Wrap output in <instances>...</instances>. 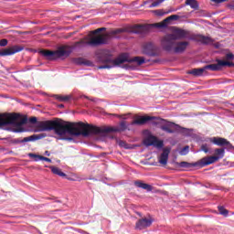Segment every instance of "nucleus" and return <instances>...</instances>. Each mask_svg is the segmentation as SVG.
<instances>
[{
	"label": "nucleus",
	"mask_w": 234,
	"mask_h": 234,
	"mask_svg": "<svg viewBox=\"0 0 234 234\" xmlns=\"http://www.w3.org/2000/svg\"><path fill=\"white\" fill-rule=\"evenodd\" d=\"M127 123L122 122L119 128L106 127L100 128L96 126H90L83 122L74 123L67 122L61 120L45 121L37 122L35 125V133H43L45 131H54L55 134L60 136L61 140H70L67 136H89V134H103L106 133H112L117 131H125Z\"/></svg>",
	"instance_id": "1"
},
{
	"label": "nucleus",
	"mask_w": 234,
	"mask_h": 234,
	"mask_svg": "<svg viewBox=\"0 0 234 234\" xmlns=\"http://www.w3.org/2000/svg\"><path fill=\"white\" fill-rule=\"evenodd\" d=\"M187 36L186 30L177 27H172V32L161 37V47L166 52H176L182 54L187 48L189 42L180 41Z\"/></svg>",
	"instance_id": "2"
},
{
	"label": "nucleus",
	"mask_w": 234,
	"mask_h": 234,
	"mask_svg": "<svg viewBox=\"0 0 234 234\" xmlns=\"http://www.w3.org/2000/svg\"><path fill=\"white\" fill-rule=\"evenodd\" d=\"M102 30H105V27H101L91 31L85 39L81 40V43H84V45H90L91 47H96L97 45H105V43L109 41L110 37H115L116 34H122V32H123V29H116L108 34L96 35L102 32Z\"/></svg>",
	"instance_id": "3"
},
{
	"label": "nucleus",
	"mask_w": 234,
	"mask_h": 234,
	"mask_svg": "<svg viewBox=\"0 0 234 234\" xmlns=\"http://www.w3.org/2000/svg\"><path fill=\"white\" fill-rule=\"evenodd\" d=\"M27 123V118L17 113L0 114V125H14V133H25L23 125Z\"/></svg>",
	"instance_id": "4"
},
{
	"label": "nucleus",
	"mask_w": 234,
	"mask_h": 234,
	"mask_svg": "<svg viewBox=\"0 0 234 234\" xmlns=\"http://www.w3.org/2000/svg\"><path fill=\"white\" fill-rule=\"evenodd\" d=\"M104 61L110 65L101 66L99 69H112V67H118V65H122L123 63H136L137 65H143V63H145V58L142 57L131 58L128 54H122L114 60L111 59V58H107Z\"/></svg>",
	"instance_id": "5"
},
{
	"label": "nucleus",
	"mask_w": 234,
	"mask_h": 234,
	"mask_svg": "<svg viewBox=\"0 0 234 234\" xmlns=\"http://www.w3.org/2000/svg\"><path fill=\"white\" fill-rule=\"evenodd\" d=\"M72 52V47L70 46H62L58 48L56 51L50 50H41L40 54L47 58L48 59H57V58H69Z\"/></svg>",
	"instance_id": "6"
},
{
	"label": "nucleus",
	"mask_w": 234,
	"mask_h": 234,
	"mask_svg": "<svg viewBox=\"0 0 234 234\" xmlns=\"http://www.w3.org/2000/svg\"><path fill=\"white\" fill-rule=\"evenodd\" d=\"M234 59L233 53H229L225 56V60L217 59V64H210L204 67L205 70H220L223 67H234V63L231 62Z\"/></svg>",
	"instance_id": "7"
},
{
	"label": "nucleus",
	"mask_w": 234,
	"mask_h": 234,
	"mask_svg": "<svg viewBox=\"0 0 234 234\" xmlns=\"http://www.w3.org/2000/svg\"><path fill=\"white\" fill-rule=\"evenodd\" d=\"M214 153H215V155L203 157L197 164L200 165V167H206V165H211V164H215V162H218V160L224 158V154L226 151L224 150V148H217L214 150Z\"/></svg>",
	"instance_id": "8"
},
{
	"label": "nucleus",
	"mask_w": 234,
	"mask_h": 234,
	"mask_svg": "<svg viewBox=\"0 0 234 234\" xmlns=\"http://www.w3.org/2000/svg\"><path fill=\"white\" fill-rule=\"evenodd\" d=\"M144 144L147 147L154 145V147L160 149V147L164 146V143L159 141L158 138H156L154 135L151 134V132L147 130L144 131Z\"/></svg>",
	"instance_id": "9"
},
{
	"label": "nucleus",
	"mask_w": 234,
	"mask_h": 234,
	"mask_svg": "<svg viewBox=\"0 0 234 234\" xmlns=\"http://www.w3.org/2000/svg\"><path fill=\"white\" fill-rule=\"evenodd\" d=\"M160 129L165 131V133H168L169 134H173V133H176V131H180V126L175 124L174 122H169L167 121L160 120Z\"/></svg>",
	"instance_id": "10"
},
{
	"label": "nucleus",
	"mask_w": 234,
	"mask_h": 234,
	"mask_svg": "<svg viewBox=\"0 0 234 234\" xmlns=\"http://www.w3.org/2000/svg\"><path fill=\"white\" fill-rule=\"evenodd\" d=\"M152 225H153V218L151 217L143 218L135 223V229H146V228H151Z\"/></svg>",
	"instance_id": "11"
},
{
	"label": "nucleus",
	"mask_w": 234,
	"mask_h": 234,
	"mask_svg": "<svg viewBox=\"0 0 234 234\" xmlns=\"http://www.w3.org/2000/svg\"><path fill=\"white\" fill-rule=\"evenodd\" d=\"M158 48L153 42H147L143 46V52L147 56H156Z\"/></svg>",
	"instance_id": "12"
},
{
	"label": "nucleus",
	"mask_w": 234,
	"mask_h": 234,
	"mask_svg": "<svg viewBox=\"0 0 234 234\" xmlns=\"http://www.w3.org/2000/svg\"><path fill=\"white\" fill-rule=\"evenodd\" d=\"M21 50H23V47L13 46L8 48L0 49V56H12L14 54H17V52H21Z\"/></svg>",
	"instance_id": "13"
},
{
	"label": "nucleus",
	"mask_w": 234,
	"mask_h": 234,
	"mask_svg": "<svg viewBox=\"0 0 234 234\" xmlns=\"http://www.w3.org/2000/svg\"><path fill=\"white\" fill-rule=\"evenodd\" d=\"M171 153V148L166 147L163 149L161 156L158 157V162L161 165H167V161L169 160V154Z\"/></svg>",
	"instance_id": "14"
},
{
	"label": "nucleus",
	"mask_w": 234,
	"mask_h": 234,
	"mask_svg": "<svg viewBox=\"0 0 234 234\" xmlns=\"http://www.w3.org/2000/svg\"><path fill=\"white\" fill-rule=\"evenodd\" d=\"M151 120H154V117L138 116L131 122V125H144V123H147V122H151Z\"/></svg>",
	"instance_id": "15"
},
{
	"label": "nucleus",
	"mask_w": 234,
	"mask_h": 234,
	"mask_svg": "<svg viewBox=\"0 0 234 234\" xmlns=\"http://www.w3.org/2000/svg\"><path fill=\"white\" fill-rule=\"evenodd\" d=\"M209 142L215 144V145H219L220 147H222V145H227V147H232L231 143L222 137H212L209 139Z\"/></svg>",
	"instance_id": "16"
},
{
	"label": "nucleus",
	"mask_w": 234,
	"mask_h": 234,
	"mask_svg": "<svg viewBox=\"0 0 234 234\" xmlns=\"http://www.w3.org/2000/svg\"><path fill=\"white\" fill-rule=\"evenodd\" d=\"M176 19H178V16L173 15L165 18L164 21L154 24V27H156V28H165V27H167L171 21H175Z\"/></svg>",
	"instance_id": "17"
},
{
	"label": "nucleus",
	"mask_w": 234,
	"mask_h": 234,
	"mask_svg": "<svg viewBox=\"0 0 234 234\" xmlns=\"http://www.w3.org/2000/svg\"><path fill=\"white\" fill-rule=\"evenodd\" d=\"M149 30V27L144 25H135L132 27L131 32L133 34H145Z\"/></svg>",
	"instance_id": "18"
},
{
	"label": "nucleus",
	"mask_w": 234,
	"mask_h": 234,
	"mask_svg": "<svg viewBox=\"0 0 234 234\" xmlns=\"http://www.w3.org/2000/svg\"><path fill=\"white\" fill-rule=\"evenodd\" d=\"M196 39L199 41V43H203L204 45H209L210 43H213V39H211V37L202 35L196 36Z\"/></svg>",
	"instance_id": "19"
},
{
	"label": "nucleus",
	"mask_w": 234,
	"mask_h": 234,
	"mask_svg": "<svg viewBox=\"0 0 234 234\" xmlns=\"http://www.w3.org/2000/svg\"><path fill=\"white\" fill-rule=\"evenodd\" d=\"M134 186H136V187H140L141 189H145L146 191H153V186H151V185L145 184L142 181H135Z\"/></svg>",
	"instance_id": "20"
},
{
	"label": "nucleus",
	"mask_w": 234,
	"mask_h": 234,
	"mask_svg": "<svg viewBox=\"0 0 234 234\" xmlns=\"http://www.w3.org/2000/svg\"><path fill=\"white\" fill-rule=\"evenodd\" d=\"M74 63L76 65H84L86 67H90V65H92L91 61H89V60H87L85 58H75Z\"/></svg>",
	"instance_id": "21"
},
{
	"label": "nucleus",
	"mask_w": 234,
	"mask_h": 234,
	"mask_svg": "<svg viewBox=\"0 0 234 234\" xmlns=\"http://www.w3.org/2000/svg\"><path fill=\"white\" fill-rule=\"evenodd\" d=\"M206 71L205 68L201 69H194L188 72V74H192L193 76H202L204 72Z\"/></svg>",
	"instance_id": "22"
},
{
	"label": "nucleus",
	"mask_w": 234,
	"mask_h": 234,
	"mask_svg": "<svg viewBox=\"0 0 234 234\" xmlns=\"http://www.w3.org/2000/svg\"><path fill=\"white\" fill-rule=\"evenodd\" d=\"M49 169H51V173H53V175H58V176H67V175L61 172V169L58 167L49 166Z\"/></svg>",
	"instance_id": "23"
},
{
	"label": "nucleus",
	"mask_w": 234,
	"mask_h": 234,
	"mask_svg": "<svg viewBox=\"0 0 234 234\" xmlns=\"http://www.w3.org/2000/svg\"><path fill=\"white\" fill-rule=\"evenodd\" d=\"M198 162L195 163V164H191V163H187V162H181L179 163V166L180 167H185L186 169H189V167H195L197 165H200L197 164Z\"/></svg>",
	"instance_id": "24"
},
{
	"label": "nucleus",
	"mask_w": 234,
	"mask_h": 234,
	"mask_svg": "<svg viewBox=\"0 0 234 234\" xmlns=\"http://www.w3.org/2000/svg\"><path fill=\"white\" fill-rule=\"evenodd\" d=\"M186 5H188V6H191V8L194 9L198 8V3H197V0H186Z\"/></svg>",
	"instance_id": "25"
},
{
	"label": "nucleus",
	"mask_w": 234,
	"mask_h": 234,
	"mask_svg": "<svg viewBox=\"0 0 234 234\" xmlns=\"http://www.w3.org/2000/svg\"><path fill=\"white\" fill-rule=\"evenodd\" d=\"M165 0H151L152 4L149 5V8H154L156 6H160L162 3Z\"/></svg>",
	"instance_id": "26"
},
{
	"label": "nucleus",
	"mask_w": 234,
	"mask_h": 234,
	"mask_svg": "<svg viewBox=\"0 0 234 234\" xmlns=\"http://www.w3.org/2000/svg\"><path fill=\"white\" fill-rule=\"evenodd\" d=\"M39 138H41V136H37V135H31L29 137H26L22 140V142H34L36 140H39Z\"/></svg>",
	"instance_id": "27"
},
{
	"label": "nucleus",
	"mask_w": 234,
	"mask_h": 234,
	"mask_svg": "<svg viewBox=\"0 0 234 234\" xmlns=\"http://www.w3.org/2000/svg\"><path fill=\"white\" fill-rule=\"evenodd\" d=\"M57 100H58L59 101H69L70 100V96H60V95H57Z\"/></svg>",
	"instance_id": "28"
},
{
	"label": "nucleus",
	"mask_w": 234,
	"mask_h": 234,
	"mask_svg": "<svg viewBox=\"0 0 234 234\" xmlns=\"http://www.w3.org/2000/svg\"><path fill=\"white\" fill-rule=\"evenodd\" d=\"M29 158H33L35 162H39L41 160L42 155H37L36 154H28Z\"/></svg>",
	"instance_id": "29"
},
{
	"label": "nucleus",
	"mask_w": 234,
	"mask_h": 234,
	"mask_svg": "<svg viewBox=\"0 0 234 234\" xmlns=\"http://www.w3.org/2000/svg\"><path fill=\"white\" fill-rule=\"evenodd\" d=\"M187 153H189V146H185V147L179 152V154H181L182 156H186V154H187Z\"/></svg>",
	"instance_id": "30"
},
{
	"label": "nucleus",
	"mask_w": 234,
	"mask_h": 234,
	"mask_svg": "<svg viewBox=\"0 0 234 234\" xmlns=\"http://www.w3.org/2000/svg\"><path fill=\"white\" fill-rule=\"evenodd\" d=\"M218 211L220 215H224L225 217L226 215H228V210H226V208H224L223 207H218Z\"/></svg>",
	"instance_id": "31"
},
{
	"label": "nucleus",
	"mask_w": 234,
	"mask_h": 234,
	"mask_svg": "<svg viewBox=\"0 0 234 234\" xmlns=\"http://www.w3.org/2000/svg\"><path fill=\"white\" fill-rule=\"evenodd\" d=\"M8 45V40L1 39L0 40V47H6Z\"/></svg>",
	"instance_id": "32"
},
{
	"label": "nucleus",
	"mask_w": 234,
	"mask_h": 234,
	"mask_svg": "<svg viewBox=\"0 0 234 234\" xmlns=\"http://www.w3.org/2000/svg\"><path fill=\"white\" fill-rule=\"evenodd\" d=\"M201 151H203L204 153H209V148H207V144H203L201 146Z\"/></svg>",
	"instance_id": "33"
},
{
	"label": "nucleus",
	"mask_w": 234,
	"mask_h": 234,
	"mask_svg": "<svg viewBox=\"0 0 234 234\" xmlns=\"http://www.w3.org/2000/svg\"><path fill=\"white\" fill-rule=\"evenodd\" d=\"M40 160H44V162H52V160L50 159V158H48V157H45V156H41V159Z\"/></svg>",
	"instance_id": "34"
},
{
	"label": "nucleus",
	"mask_w": 234,
	"mask_h": 234,
	"mask_svg": "<svg viewBox=\"0 0 234 234\" xmlns=\"http://www.w3.org/2000/svg\"><path fill=\"white\" fill-rule=\"evenodd\" d=\"M155 12V14H156V16H164L165 13H164V11H162V10H156V11H154Z\"/></svg>",
	"instance_id": "35"
},
{
	"label": "nucleus",
	"mask_w": 234,
	"mask_h": 234,
	"mask_svg": "<svg viewBox=\"0 0 234 234\" xmlns=\"http://www.w3.org/2000/svg\"><path fill=\"white\" fill-rule=\"evenodd\" d=\"M212 3H217V4H220V3H226V1L228 0H211Z\"/></svg>",
	"instance_id": "36"
},
{
	"label": "nucleus",
	"mask_w": 234,
	"mask_h": 234,
	"mask_svg": "<svg viewBox=\"0 0 234 234\" xmlns=\"http://www.w3.org/2000/svg\"><path fill=\"white\" fill-rule=\"evenodd\" d=\"M29 122H30L31 123H36V122H37V119L36 117H31V118L29 119Z\"/></svg>",
	"instance_id": "37"
},
{
	"label": "nucleus",
	"mask_w": 234,
	"mask_h": 234,
	"mask_svg": "<svg viewBox=\"0 0 234 234\" xmlns=\"http://www.w3.org/2000/svg\"><path fill=\"white\" fill-rule=\"evenodd\" d=\"M78 45H81V47H85L86 44L82 43L81 40L80 42L76 43L75 47H78Z\"/></svg>",
	"instance_id": "38"
},
{
	"label": "nucleus",
	"mask_w": 234,
	"mask_h": 234,
	"mask_svg": "<svg viewBox=\"0 0 234 234\" xmlns=\"http://www.w3.org/2000/svg\"><path fill=\"white\" fill-rule=\"evenodd\" d=\"M127 116H128V115H122V120H127Z\"/></svg>",
	"instance_id": "39"
},
{
	"label": "nucleus",
	"mask_w": 234,
	"mask_h": 234,
	"mask_svg": "<svg viewBox=\"0 0 234 234\" xmlns=\"http://www.w3.org/2000/svg\"><path fill=\"white\" fill-rule=\"evenodd\" d=\"M45 154H47V156H50V153H48V151H46Z\"/></svg>",
	"instance_id": "40"
},
{
	"label": "nucleus",
	"mask_w": 234,
	"mask_h": 234,
	"mask_svg": "<svg viewBox=\"0 0 234 234\" xmlns=\"http://www.w3.org/2000/svg\"><path fill=\"white\" fill-rule=\"evenodd\" d=\"M59 107L62 108V107H63V104H60Z\"/></svg>",
	"instance_id": "41"
}]
</instances>
